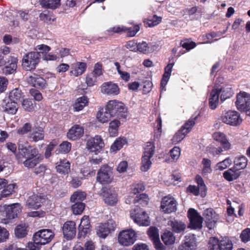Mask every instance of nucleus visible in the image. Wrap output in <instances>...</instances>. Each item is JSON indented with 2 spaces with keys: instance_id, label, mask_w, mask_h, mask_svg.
I'll list each match as a JSON object with an SVG mask.
<instances>
[{
  "instance_id": "1",
  "label": "nucleus",
  "mask_w": 250,
  "mask_h": 250,
  "mask_svg": "<svg viewBox=\"0 0 250 250\" xmlns=\"http://www.w3.org/2000/svg\"><path fill=\"white\" fill-rule=\"evenodd\" d=\"M18 151V153L16 154V158L19 163H23L25 167L32 168L39 163L38 149L29 145L27 141L24 144L19 143Z\"/></svg>"
},
{
  "instance_id": "2",
  "label": "nucleus",
  "mask_w": 250,
  "mask_h": 250,
  "mask_svg": "<svg viewBox=\"0 0 250 250\" xmlns=\"http://www.w3.org/2000/svg\"><path fill=\"white\" fill-rule=\"evenodd\" d=\"M107 105L113 117L126 119L128 116L127 108L122 102L114 100L109 101Z\"/></svg>"
},
{
  "instance_id": "3",
  "label": "nucleus",
  "mask_w": 250,
  "mask_h": 250,
  "mask_svg": "<svg viewBox=\"0 0 250 250\" xmlns=\"http://www.w3.org/2000/svg\"><path fill=\"white\" fill-rule=\"evenodd\" d=\"M155 152V146L152 142H147L144 148V155L142 158L141 169L142 171H147L151 167V159Z\"/></svg>"
},
{
  "instance_id": "4",
  "label": "nucleus",
  "mask_w": 250,
  "mask_h": 250,
  "mask_svg": "<svg viewBox=\"0 0 250 250\" xmlns=\"http://www.w3.org/2000/svg\"><path fill=\"white\" fill-rule=\"evenodd\" d=\"M54 232L50 229H42L36 232L33 237L37 245H44L49 243L54 238Z\"/></svg>"
},
{
  "instance_id": "5",
  "label": "nucleus",
  "mask_w": 250,
  "mask_h": 250,
  "mask_svg": "<svg viewBox=\"0 0 250 250\" xmlns=\"http://www.w3.org/2000/svg\"><path fill=\"white\" fill-rule=\"evenodd\" d=\"M235 105L237 109L242 112L248 113L250 110V94L240 91L236 95Z\"/></svg>"
},
{
  "instance_id": "6",
  "label": "nucleus",
  "mask_w": 250,
  "mask_h": 250,
  "mask_svg": "<svg viewBox=\"0 0 250 250\" xmlns=\"http://www.w3.org/2000/svg\"><path fill=\"white\" fill-rule=\"evenodd\" d=\"M223 123L232 126H237L242 121L240 114L236 111L229 110L224 112L221 117Z\"/></svg>"
},
{
  "instance_id": "7",
  "label": "nucleus",
  "mask_w": 250,
  "mask_h": 250,
  "mask_svg": "<svg viewBox=\"0 0 250 250\" xmlns=\"http://www.w3.org/2000/svg\"><path fill=\"white\" fill-rule=\"evenodd\" d=\"M136 237V233L132 229L123 230L119 234L118 242L121 245L129 246L134 244Z\"/></svg>"
},
{
  "instance_id": "8",
  "label": "nucleus",
  "mask_w": 250,
  "mask_h": 250,
  "mask_svg": "<svg viewBox=\"0 0 250 250\" xmlns=\"http://www.w3.org/2000/svg\"><path fill=\"white\" fill-rule=\"evenodd\" d=\"M40 62L38 53L30 52L24 56L22 59V66L27 71L35 69Z\"/></svg>"
},
{
  "instance_id": "9",
  "label": "nucleus",
  "mask_w": 250,
  "mask_h": 250,
  "mask_svg": "<svg viewBox=\"0 0 250 250\" xmlns=\"http://www.w3.org/2000/svg\"><path fill=\"white\" fill-rule=\"evenodd\" d=\"M113 178L112 169L107 165L103 166L97 173V180L102 184L111 183Z\"/></svg>"
},
{
  "instance_id": "10",
  "label": "nucleus",
  "mask_w": 250,
  "mask_h": 250,
  "mask_svg": "<svg viewBox=\"0 0 250 250\" xmlns=\"http://www.w3.org/2000/svg\"><path fill=\"white\" fill-rule=\"evenodd\" d=\"M139 209L138 208H135L134 211L130 213L131 217L139 226H149L150 222L147 214L145 211Z\"/></svg>"
},
{
  "instance_id": "11",
  "label": "nucleus",
  "mask_w": 250,
  "mask_h": 250,
  "mask_svg": "<svg viewBox=\"0 0 250 250\" xmlns=\"http://www.w3.org/2000/svg\"><path fill=\"white\" fill-rule=\"evenodd\" d=\"M188 215L190 220V227L192 229H201L202 227L203 218L197 210L190 208L188 210Z\"/></svg>"
},
{
  "instance_id": "12",
  "label": "nucleus",
  "mask_w": 250,
  "mask_h": 250,
  "mask_svg": "<svg viewBox=\"0 0 250 250\" xmlns=\"http://www.w3.org/2000/svg\"><path fill=\"white\" fill-rule=\"evenodd\" d=\"M101 194L105 203L108 205H114L118 202L117 194L113 188H103Z\"/></svg>"
},
{
  "instance_id": "13",
  "label": "nucleus",
  "mask_w": 250,
  "mask_h": 250,
  "mask_svg": "<svg viewBox=\"0 0 250 250\" xmlns=\"http://www.w3.org/2000/svg\"><path fill=\"white\" fill-rule=\"evenodd\" d=\"M177 205V202L173 197L167 196L163 198L161 207L165 213H170L176 211Z\"/></svg>"
},
{
  "instance_id": "14",
  "label": "nucleus",
  "mask_w": 250,
  "mask_h": 250,
  "mask_svg": "<svg viewBox=\"0 0 250 250\" xmlns=\"http://www.w3.org/2000/svg\"><path fill=\"white\" fill-rule=\"evenodd\" d=\"M45 201V197L42 194H34L28 197L26 200V206L33 209L39 208Z\"/></svg>"
},
{
  "instance_id": "15",
  "label": "nucleus",
  "mask_w": 250,
  "mask_h": 250,
  "mask_svg": "<svg viewBox=\"0 0 250 250\" xmlns=\"http://www.w3.org/2000/svg\"><path fill=\"white\" fill-rule=\"evenodd\" d=\"M104 146V144L102 138L98 135L89 139L86 144L88 150L90 152H95L96 154L99 152Z\"/></svg>"
},
{
  "instance_id": "16",
  "label": "nucleus",
  "mask_w": 250,
  "mask_h": 250,
  "mask_svg": "<svg viewBox=\"0 0 250 250\" xmlns=\"http://www.w3.org/2000/svg\"><path fill=\"white\" fill-rule=\"evenodd\" d=\"M21 211V206L20 204L15 203L6 206L5 208L4 214L6 218L4 219L5 223H9V221L17 217Z\"/></svg>"
},
{
  "instance_id": "17",
  "label": "nucleus",
  "mask_w": 250,
  "mask_h": 250,
  "mask_svg": "<svg viewBox=\"0 0 250 250\" xmlns=\"http://www.w3.org/2000/svg\"><path fill=\"white\" fill-rule=\"evenodd\" d=\"M203 216L205 219L207 227L211 229L214 228L218 220V215L212 208H207L204 210Z\"/></svg>"
},
{
  "instance_id": "18",
  "label": "nucleus",
  "mask_w": 250,
  "mask_h": 250,
  "mask_svg": "<svg viewBox=\"0 0 250 250\" xmlns=\"http://www.w3.org/2000/svg\"><path fill=\"white\" fill-rule=\"evenodd\" d=\"M196 247L195 235L188 234L185 236L184 242L179 246L178 250H195Z\"/></svg>"
},
{
  "instance_id": "19",
  "label": "nucleus",
  "mask_w": 250,
  "mask_h": 250,
  "mask_svg": "<svg viewBox=\"0 0 250 250\" xmlns=\"http://www.w3.org/2000/svg\"><path fill=\"white\" fill-rule=\"evenodd\" d=\"M76 224L74 221L66 222L62 228L64 237L67 240L72 239L76 235Z\"/></svg>"
},
{
  "instance_id": "20",
  "label": "nucleus",
  "mask_w": 250,
  "mask_h": 250,
  "mask_svg": "<svg viewBox=\"0 0 250 250\" xmlns=\"http://www.w3.org/2000/svg\"><path fill=\"white\" fill-rule=\"evenodd\" d=\"M17 58L13 56L9 57L4 64L5 66L2 69V73L6 75L14 73L17 69Z\"/></svg>"
},
{
  "instance_id": "21",
  "label": "nucleus",
  "mask_w": 250,
  "mask_h": 250,
  "mask_svg": "<svg viewBox=\"0 0 250 250\" xmlns=\"http://www.w3.org/2000/svg\"><path fill=\"white\" fill-rule=\"evenodd\" d=\"M148 234L157 250H165V247L160 241L158 229L157 228L150 227L148 230Z\"/></svg>"
},
{
  "instance_id": "22",
  "label": "nucleus",
  "mask_w": 250,
  "mask_h": 250,
  "mask_svg": "<svg viewBox=\"0 0 250 250\" xmlns=\"http://www.w3.org/2000/svg\"><path fill=\"white\" fill-rule=\"evenodd\" d=\"M26 80L29 84L37 88L43 89L46 87L45 80L35 74L27 77Z\"/></svg>"
},
{
  "instance_id": "23",
  "label": "nucleus",
  "mask_w": 250,
  "mask_h": 250,
  "mask_svg": "<svg viewBox=\"0 0 250 250\" xmlns=\"http://www.w3.org/2000/svg\"><path fill=\"white\" fill-rule=\"evenodd\" d=\"M83 127L75 125L69 130L67 133V137L70 140H75L81 138L83 135Z\"/></svg>"
},
{
  "instance_id": "24",
  "label": "nucleus",
  "mask_w": 250,
  "mask_h": 250,
  "mask_svg": "<svg viewBox=\"0 0 250 250\" xmlns=\"http://www.w3.org/2000/svg\"><path fill=\"white\" fill-rule=\"evenodd\" d=\"M101 92L108 95H116L119 93V88L117 84L107 82L102 85Z\"/></svg>"
},
{
  "instance_id": "25",
  "label": "nucleus",
  "mask_w": 250,
  "mask_h": 250,
  "mask_svg": "<svg viewBox=\"0 0 250 250\" xmlns=\"http://www.w3.org/2000/svg\"><path fill=\"white\" fill-rule=\"evenodd\" d=\"M86 68V64L83 62H77L71 65L70 75L77 77L82 75Z\"/></svg>"
},
{
  "instance_id": "26",
  "label": "nucleus",
  "mask_w": 250,
  "mask_h": 250,
  "mask_svg": "<svg viewBox=\"0 0 250 250\" xmlns=\"http://www.w3.org/2000/svg\"><path fill=\"white\" fill-rule=\"evenodd\" d=\"M222 88H217L213 89L210 92L209 99V105L212 109H215L219 103V98Z\"/></svg>"
},
{
  "instance_id": "27",
  "label": "nucleus",
  "mask_w": 250,
  "mask_h": 250,
  "mask_svg": "<svg viewBox=\"0 0 250 250\" xmlns=\"http://www.w3.org/2000/svg\"><path fill=\"white\" fill-rule=\"evenodd\" d=\"M113 117L110 111L108 109L106 104L105 108L100 109L97 113V118L99 122L102 123L107 122L111 118Z\"/></svg>"
},
{
  "instance_id": "28",
  "label": "nucleus",
  "mask_w": 250,
  "mask_h": 250,
  "mask_svg": "<svg viewBox=\"0 0 250 250\" xmlns=\"http://www.w3.org/2000/svg\"><path fill=\"white\" fill-rule=\"evenodd\" d=\"M109 223L99 224L96 228L98 236L100 237L105 238L109 233L111 230H114L113 228L111 229L109 227Z\"/></svg>"
},
{
  "instance_id": "29",
  "label": "nucleus",
  "mask_w": 250,
  "mask_h": 250,
  "mask_svg": "<svg viewBox=\"0 0 250 250\" xmlns=\"http://www.w3.org/2000/svg\"><path fill=\"white\" fill-rule=\"evenodd\" d=\"M44 137L43 129L41 127L33 129L32 132L28 135L29 139L35 142L43 140Z\"/></svg>"
},
{
  "instance_id": "30",
  "label": "nucleus",
  "mask_w": 250,
  "mask_h": 250,
  "mask_svg": "<svg viewBox=\"0 0 250 250\" xmlns=\"http://www.w3.org/2000/svg\"><path fill=\"white\" fill-rule=\"evenodd\" d=\"M213 138L216 141L220 142L225 149L230 148V145L224 133L220 132H215L213 134Z\"/></svg>"
},
{
  "instance_id": "31",
  "label": "nucleus",
  "mask_w": 250,
  "mask_h": 250,
  "mask_svg": "<svg viewBox=\"0 0 250 250\" xmlns=\"http://www.w3.org/2000/svg\"><path fill=\"white\" fill-rule=\"evenodd\" d=\"M56 168L58 172L66 175L70 171V163L65 159H61L60 164L57 166Z\"/></svg>"
},
{
  "instance_id": "32",
  "label": "nucleus",
  "mask_w": 250,
  "mask_h": 250,
  "mask_svg": "<svg viewBox=\"0 0 250 250\" xmlns=\"http://www.w3.org/2000/svg\"><path fill=\"white\" fill-rule=\"evenodd\" d=\"M169 225L171 226L172 230L177 233L184 232L187 227L185 223L177 220L170 221Z\"/></svg>"
},
{
  "instance_id": "33",
  "label": "nucleus",
  "mask_w": 250,
  "mask_h": 250,
  "mask_svg": "<svg viewBox=\"0 0 250 250\" xmlns=\"http://www.w3.org/2000/svg\"><path fill=\"white\" fill-rule=\"evenodd\" d=\"M173 63H168L165 69V73L161 82V87L164 89L169 80L172 72Z\"/></svg>"
},
{
  "instance_id": "34",
  "label": "nucleus",
  "mask_w": 250,
  "mask_h": 250,
  "mask_svg": "<svg viewBox=\"0 0 250 250\" xmlns=\"http://www.w3.org/2000/svg\"><path fill=\"white\" fill-rule=\"evenodd\" d=\"M240 175V172L234 167L229 169L223 173L224 178L228 181H232L236 179Z\"/></svg>"
},
{
  "instance_id": "35",
  "label": "nucleus",
  "mask_w": 250,
  "mask_h": 250,
  "mask_svg": "<svg viewBox=\"0 0 250 250\" xmlns=\"http://www.w3.org/2000/svg\"><path fill=\"white\" fill-rule=\"evenodd\" d=\"M40 4L45 8L55 9L60 6V0H40Z\"/></svg>"
},
{
  "instance_id": "36",
  "label": "nucleus",
  "mask_w": 250,
  "mask_h": 250,
  "mask_svg": "<svg viewBox=\"0 0 250 250\" xmlns=\"http://www.w3.org/2000/svg\"><path fill=\"white\" fill-rule=\"evenodd\" d=\"M234 168L238 171L239 170L244 169L247 165L248 160L244 156H239L235 158L234 161Z\"/></svg>"
},
{
  "instance_id": "37",
  "label": "nucleus",
  "mask_w": 250,
  "mask_h": 250,
  "mask_svg": "<svg viewBox=\"0 0 250 250\" xmlns=\"http://www.w3.org/2000/svg\"><path fill=\"white\" fill-rule=\"evenodd\" d=\"M127 144V140L125 138H119L116 140L111 146L110 150L113 152H116Z\"/></svg>"
},
{
  "instance_id": "38",
  "label": "nucleus",
  "mask_w": 250,
  "mask_h": 250,
  "mask_svg": "<svg viewBox=\"0 0 250 250\" xmlns=\"http://www.w3.org/2000/svg\"><path fill=\"white\" fill-rule=\"evenodd\" d=\"M161 239L166 245H170L174 243L175 237L173 233L170 231L165 232L161 235Z\"/></svg>"
},
{
  "instance_id": "39",
  "label": "nucleus",
  "mask_w": 250,
  "mask_h": 250,
  "mask_svg": "<svg viewBox=\"0 0 250 250\" xmlns=\"http://www.w3.org/2000/svg\"><path fill=\"white\" fill-rule=\"evenodd\" d=\"M87 103L88 100L86 97L83 96L78 98L73 105L75 111H79L82 110Z\"/></svg>"
},
{
  "instance_id": "40",
  "label": "nucleus",
  "mask_w": 250,
  "mask_h": 250,
  "mask_svg": "<svg viewBox=\"0 0 250 250\" xmlns=\"http://www.w3.org/2000/svg\"><path fill=\"white\" fill-rule=\"evenodd\" d=\"M86 197V194L84 192L82 191H75L71 195L70 197V201L72 203H82Z\"/></svg>"
},
{
  "instance_id": "41",
  "label": "nucleus",
  "mask_w": 250,
  "mask_h": 250,
  "mask_svg": "<svg viewBox=\"0 0 250 250\" xmlns=\"http://www.w3.org/2000/svg\"><path fill=\"white\" fill-rule=\"evenodd\" d=\"M4 111L11 114H15L17 110V103L15 102H7L5 105L3 106Z\"/></svg>"
},
{
  "instance_id": "42",
  "label": "nucleus",
  "mask_w": 250,
  "mask_h": 250,
  "mask_svg": "<svg viewBox=\"0 0 250 250\" xmlns=\"http://www.w3.org/2000/svg\"><path fill=\"white\" fill-rule=\"evenodd\" d=\"M71 149V144L67 141H64L59 145V147L55 150V153L58 154L61 153H67Z\"/></svg>"
},
{
  "instance_id": "43",
  "label": "nucleus",
  "mask_w": 250,
  "mask_h": 250,
  "mask_svg": "<svg viewBox=\"0 0 250 250\" xmlns=\"http://www.w3.org/2000/svg\"><path fill=\"white\" fill-rule=\"evenodd\" d=\"M27 234V228L22 225H18L15 229V235L18 239L25 237Z\"/></svg>"
},
{
  "instance_id": "44",
  "label": "nucleus",
  "mask_w": 250,
  "mask_h": 250,
  "mask_svg": "<svg viewBox=\"0 0 250 250\" xmlns=\"http://www.w3.org/2000/svg\"><path fill=\"white\" fill-rule=\"evenodd\" d=\"M162 20L161 17H157L154 15L152 17L144 21V25L146 27H153L158 24Z\"/></svg>"
},
{
  "instance_id": "45",
  "label": "nucleus",
  "mask_w": 250,
  "mask_h": 250,
  "mask_svg": "<svg viewBox=\"0 0 250 250\" xmlns=\"http://www.w3.org/2000/svg\"><path fill=\"white\" fill-rule=\"evenodd\" d=\"M198 116H192L181 128L184 132L188 134L195 125V121Z\"/></svg>"
},
{
  "instance_id": "46",
  "label": "nucleus",
  "mask_w": 250,
  "mask_h": 250,
  "mask_svg": "<svg viewBox=\"0 0 250 250\" xmlns=\"http://www.w3.org/2000/svg\"><path fill=\"white\" fill-rule=\"evenodd\" d=\"M22 97V93L21 90L16 88L12 90L9 93V100L12 102H17L20 100Z\"/></svg>"
},
{
  "instance_id": "47",
  "label": "nucleus",
  "mask_w": 250,
  "mask_h": 250,
  "mask_svg": "<svg viewBox=\"0 0 250 250\" xmlns=\"http://www.w3.org/2000/svg\"><path fill=\"white\" fill-rule=\"evenodd\" d=\"M202 164L203 165L202 169V174L207 175L210 173L212 171L211 168V161L207 158H203L202 161Z\"/></svg>"
},
{
  "instance_id": "48",
  "label": "nucleus",
  "mask_w": 250,
  "mask_h": 250,
  "mask_svg": "<svg viewBox=\"0 0 250 250\" xmlns=\"http://www.w3.org/2000/svg\"><path fill=\"white\" fill-rule=\"evenodd\" d=\"M220 243V240L216 237L211 238L208 243L209 250H221Z\"/></svg>"
},
{
  "instance_id": "49",
  "label": "nucleus",
  "mask_w": 250,
  "mask_h": 250,
  "mask_svg": "<svg viewBox=\"0 0 250 250\" xmlns=\"http://www.w3.org/2000/svg\"><path fill=\"white\" fill-rule=\"evenodd\" d=\"M35 50L37 51L36 53H38L39 58H40L41 54H42L43 57L45 54H46L51 50V48L47 45L40 44L37 45L35 47Z\"/></svg>"
},
{
  "instance_id": "50",
  "label": "nucleus",
  "mask_w": 250,
  "mask_h": 250,
  "mask_svg": "<svg viewBox=\"0 0 250 250\" xmlns=\"http://www.w3.org/2000/svg\"><path fill=\"white\" fill-rule=\"evenodd\" d=\"M16 186L15 184H12L7 185L4 188L1 193V197H7L11 195L14 192V188Z\"/></svg>"
},
{
  "instance_id": "51",
  "label": "nucleus",
  "mask_w": 250,
  "mask_h": 250,
  "mask_svg": "<svg viewBox=\"0 0 250 250\" xmlns=\"http://www.w3.org/2000/svg\"><path fill=\"white\" fill-rule=\"evenodd\" d=\"M221 250H231L232 244L231 241L227 238H223L220 240Z\"/></svg>"
},
{
  "instance_id": "52",
  "label": "nucleus",
  "mask_w": 250,
  "mask_h": 250,
  "mask_svg": "<svg viewBox=\"0 0 250 250\" xmlns=\"http://www.w3.org/2000/svg\"><path fill=\"white\" fill-rule=\"evenodd\" d=\"M187 134L184 131L180 128L173 137L172 142L174 144L179 143L185 137Z\"/></svg>"
},
{
  "instance_id": "53",
  "label": "nucleus",
  "mask_w": 250,
  "mask_h": 250,
  "mask_svg": "<svg viewBox=\"0 0 250 250\" xmlns=\"http://www.w3.org/2000/svg\"><path fill=\"white\" fill-rule=\"evenodd\" d=\"M85 205L83 203H74L71 207L74 214H81L84 209Z\"/></svg>"
},
{
  "instance_id": "54",
  "label": "nucleus",
  "mask_w": 250,
  "mask_h": 250,
  "mask_svg": "<svg viewBox=\"0 0 250 250\" xmlns=\"http://www.w3.org/2000/svg\"><path fill=\"white\" fill-rule=\"evenodd\" d=\"M140 30L139 25L132 26L128 28L126 27H120V26L114 27L112 31H139Z\"/></svg>"
},
{
  "instance_id": "55",
  "label": "nucleus",
  "mask_w": 250,
  "mask_h": 250,
  "mask_svg": "<svg viewBox=\"0 0 250 250\" xmlns=\"http://www.w3.org/2000/svg\"><path fill=\"white\" fill-rule=\"evenodd\" d=\"M222 94L220 96V100L222 102L225 101L226 99L229 98L232 95V91L230 88H227L222 90Z\"/></svg>"
},
{
  "instance_id": "56",
  "label": "nucleus",
  "mask_w": 250,
  "mask_h": 250,
  "mask_svg": "<svg viewBox=\"0 0 250 250\" xmlns=\"http://www.w3.org/2000/svg\"><path fill=\"white\" fill-rule=\"evenodd\" d=\"M32 129V125L29 123H26L23 125L17 130V133L20 135H24L30 132Z\"/></svg>"
},
{
  "instance_id": "57",
  "label": "nucleus",
  "mask_w": 250,
  "mask_h": 250,
  "mask_svg": "<svg viewBox=\"0 0 250 250\" xmlns=\"http://www.w3.org/2000/svg\"><path fill=\"white\" fill-rule=\"evenodd\" d=\"M232 163L231 160L228 158L217 165V168L220 170H223L229 167Z\"/></svg>"
},
{
  "instance_id": "58",
  "label": "nucleus",
  "mask_w": 250,
  "mask_h": 250,
  "mask_svg": "<svg viewBox=\"0 0 250 250\" xmlns=\"http://www.w3.org/2000/svg\"><path fill=\"white\" fill-rule=\"evenodd\" d=\"M120 125V122L117 120H114L111 121L109 124V131L110 133H113L115 134L117 132V128Z\"/></svg>"
},
{
  "instance_id": "59",
  "label": "nucleus",
  "mask_w": 250,
  "mask_h": 250,
  "mask_svg": "<svg viewBox=\"0 0 250 250\" xmlns=\"http://www.w3.org/2000/svg\"><path fill=\"white\" fill-rule=\"evenodd\" d=\"M57 145V143L56 142L54 141L50 143V144L47 146L44 153V156L47 159L50 157L52 151L54 149Z\"/></svg>"
},
{
  "instance_id": "60",
  "label": "nucleus",
  "mask_w": 250,
  "mask_h": 250,
  "mask_svg": "<svg viewBox=\"0 0 250 250\" xmlns=\"http://www.w3.org/2000/svg\"><path fill=\"white\" fill-rule=\"evenodd\" d=\"M240 238L242 242H248L250 240V229L247 228L243 230L240 234Z\"/></svg>"
},
{
  "instance_id": "61",
  "label": "nucleus",
  "mask_w": 250,
  "mask_h": 250,
  "mask_svg": "<svg viewBox=\"0 0 250 250\" xmlns=\"http://www.w3.org/2000/svg\"><path fill=\"white\" fill-rule=\"evenodd\" d=\"M23 108L26 111H31L34 109L32 102L30 99H24L22 102Z\"/></svg>"
},
{
  "instance_id": "62",
  "label": "nucleus",
  "mask_w": 250,
  "mask_h": 250,
  "mask_svg": "<svg viewBox=\"0 0 250 250\" xmlns=\"http://www.w3.org/2000/svg\"><path fill=\"white\" fill-rule=\"evenodd\" d=\"M196 182L198 184V186L200 189V192L202 193L203 192H205L206 190V186L204 183V182L202 179V178L199 176L197 175L196 177Z\"/></svg>"
},
{
  "instance_id": "63",
  "label": "nucleus",
  "mask_w": 250,
  "mask_h": 250,
  "mask_svg": "<svg viewBox=\"0 0 250 250\" xmlns=\"http://www.w3.org/2000/svg\"><path fill=\"white\" fill-rule=\"evenodd\" d=\"M218 35L216 32H208L206 34V37L208 40L205 42V43H211L214 41H217V39L216 38L218 37Z\"/></svg>"
},
{
  "instance_id": "64",
  "label": "nucleus",
  "mask_w": 250,
  "mask_h": 250,
  "mask_svg": "<svg viewBox=\"0 0 250 250\" xmlns=\"http://www.w3.org/2000/svg\"><path fill=\"white\" fill-rule=\"evenodd\" d=\"M170 156L173 160H177L180 155V148L179 147H174L170 151Z\"/></svg>"
}]
</instances>
